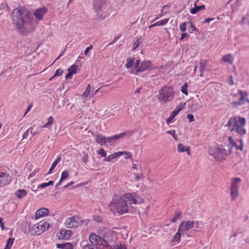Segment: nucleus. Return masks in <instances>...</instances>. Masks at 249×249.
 <instances>
[{
	"label": "nucleus",
	"mask_w": 249,
	"mask_h": 249,
	"mask_svg": "<svg viewBox=\"0 0 249 249\" xmlns=\"http://www.w3.org/2000/svg\"><path fill=\"white\" fill-rule=\"evenodd\" d=\"M179 28L181 32H184L186 31V23L183 22L181 23L179 25Z\"/></svg>",
	"instance_id": "nucleus-48"
},
{
	"label": "nucleus",
	"mask_w": 249,
	"mask_h": 249,
	"mask_svg": "<svg viewBox=\"0 0 249 249\" xmlns=\"http://www.w3.org/2000/svg\"><path fill=\"white\" fill-rule=\"evenodd\" d=\"M143 202V199L139 196L136 193H127L123 196H114L112 201L108 206L113 213H117L121 214L128 212V207L127 204H140Z\"/></svg>",
	"instance_id": "nucleus-2"
},
{
	"label": "nucleus",
	"mask_w": 249,
	"mask_h": 249,
	"mask_svg": "<svg viewBox=\"0 0 249 249\" xmlns=\"http://www.w3.org/2000/svg\"><path fill=\"white\" fill-rule=\"evenodd\" d=\"M151 64L150 60L143 61L141 63L140 68L136 71L132 70L131 73L138 75L140 72L149 70L152 67Z\"/></svg>",
	"instance_id": "nucleus-10"
},
{
	"label": "nucleus",
	"mask_w": 249,
	"mask_h": 249,
	"mask_svg": "<svg viewBox=\"0 0 249 249\" xmlns=\"http://www.w3.org/2000/svg\"><path fill=\"white\" fill-rule=\"evenodd\" d=\"M236 119H237V117H234L233 118H231L230 120L228 122L227 124H226V126L227 127H230L232 125H233V124H234L235 120Z\"/></svg>",
	"instance_id": "nucleus-36"
},
{
	"label": "nucleus",
	"mask_w": 249,
	"mask_h": 249,
	"mask_svg": "<svg viewBox=\"0 0 249 249\" xmlns=\"http://www.w3.org/2000/svg\"><path fill=\"white\" fill-rule=\"evenodd\" d=\"M123 152H125L124 155H125V158L127 159H129L132 157V154L130 152H127L125 151H123Z\"/></svg>",
	"instance_id": "nucleus-55"
},
{
	"label": "nucleus",
	"mask_w": 249,
	"mask_h": 249,
	"mask_svg": "<svg viewBox=\"0 0 249 249\" xmlns=\"http://www.w3.org/2000/svg\"><path fill=\"white\" fill-rule=\"evenodd\" d=\"M63 73V71L61 69H57L55 71L53 77L61 76Z\"/></svg>",
	"instance_id": "nucleus-45"
},
{
	"label": "nucleus",
	"mask_w": 249,
	"mask_h": 249,
	"mask_svg": "<svg viewBox=\"0 0 249 249\" xmlns=\"http://www.w3.org/2000/svg\"><path fill=\"white\" fill-rule=\"evenodd\" d=\"M84 157L82 159V161L85 164H87L89 160V155L87 153L83 152Z\"/></svg>",
	"instance_id": "nucleus-44"
},
{
	"label": "nucleus",
	"mask_w": 249,
	"mask_h": 249,
	"mask_svg": "<svg viewBox=\"0 0 249 249\" xmlns=\"http://www.w3.org/2000/svg\"><path fill=\"white\" fill-rule=\"evenodd\" d=\"M125 135V133L123 132L120 133V134H117L115 135L114 136H112L113 141H114V142L118 140V139H121L123 138Z\"/></svg>",
	"instance_id": "nucleus-31"
},
{
	"label": "nucleus",
	"mask_w": 249,
	"mask_h": 249,
	"mask_svg": "<svg viewBox=\"0 0 249 249\" xmlns=\"http://www.w3.org/2000/svg\"><path fill=\"white\" fill-rule=\"evenodd\" d=\"M112 249H126V247L124 244H117L114 246Z\"/></svg>",
	"instance_id": "nucleus-42"
},
{
	"label": "nucleus",
	"mask_w": 249,
	"mask_h": 249,
	"mask_svg": "<svg viewBox=\"0 0 249 249\" xmlns=\"http://www.w3.org/2000/svg\"><path fill=\"white\" fill-rule=\"evenodd\" d=\"M66 245V243L64 244H56V247L58 249H65Z\"/></svg>",
	"instance_id": "nucleus-54"
},
{
	"label": "nucleus",
	"mask_w": 249,
	"mask_h": 249,
	"mask_svg": "<svg viewBox=\"0 0 249 249\" xmlns=\"http://www.w3.org/2000/svg\"><path fill=\"white\" fill-rule=\"evenodd\" d=\"M72 233L71 230H60L57 235L59 239H68L71 236Z\"/></svg>",
	"instance_id": "nucleus-15"
},
{
	"label": "nucleus",
	"mask_w": 249,
	"mask_h": 249,
	"mask_svg": "<svg viewBox=\"0 0 249 249\" xmlns=\"http://www.w3.org/2000/svg\"><path fill=\"white\" fill-rule=\"evenodd\" d=\"M166 133L167 134H170L172 136V137H173V138L176 140H178V138H177V135H176V131L175 130H168L166 132Z\"/></svg>",
	"instance_id": "nucleus-40"
},
{
	"label": "nucleus",
	"mask_w": 249,
	"mask_h": 249,
	"mask_svg": "<svg viewBox=\"0 0 249 249\" xmlns=\"http://www.w3.org/2000/svg\"><path fill=\"white\" fill-rule=\"evenodd\" d=\"M12 21L16 28L21 29L22 35L27 36L34 30L33 15L24 7L15 8L12 12Z\"/></svg>",
	"instance_id": "nucleus-1"
},
{
	"label": "nucleus",
	"mask_w": 249,
	"mask_h": 249,
	"mask_svg": "<svg viewBox=\"0 0 249 249\" xmlns=\"http://www.w3.org/2000/svg\"><path fill=\"white\" fill-rule=\"evenodd\" d=\"M53 121V118L52 116H50L48 118V122L44 124V125L42 126L43 127H48L50 125H51Z\"/></svg>",
	"instance_id": "nucleus-38"
},
{
	"label": "nucleus",
	"mask_w": 249,
	"mask_h": 249,
	"mask_svg": "<svg viewBox=\"0 0 249 249\" xmlns=\"http://www.w3.org/2000/svg\"><path fill=\"white\" fill-rule=\"evenodd\" d=\"M182 232V230L179 228L177 232L173 236L172 241H178L180 238L181 234H182L181 233Z\"/></svg>",
	"instance_id": "nucleus-28"
},
{
	"label": "nucleus",
	"mask_w": 249,
	"mask_h": 249,
	"mask_svg": "<svg viewBox=\"0 0 249 249\" xmlns=\"http://www.w3.org/2000/svg\"><path fill=\"white\" fill-rule=\"evenodd\" d=\"M241 181V179L239 178H232L231 186V199L232 201L235 200L239 195V188L237 185V183L240 182Z\"/></svg>",
	"instance_id": "nucleus-9"
},
{
	"label": "nucleus",
	"mask_w": 249,
	"mask_h": 249,
	"mask_svg": "<svg viewBox=\"0 0 249 249\" xmlns=\"http://www.w3.org/2000/svg\"><path fill=\"white\" fill-rule=\"evenodd\" d=\"M140 60L139 59L137 60L135 63V69L133 70L134 71L137 70L140 67Z\"/></svg>",
	"instance_id": "nucleus-49"
},
{
	"label": "nucleus",
	"mask_w": 249,
	"mask_h": 249,
	"mask_svg": "<svg viewBox=\"0 0 249 249\" xmlns=\"http://www.w3.org/2000/svg\"><path fill=\"white\" fill-rule=\"evenodd\" d=\"M50 227V224L46 222L40 221L37 224L34 225L31 230V233L33 235H40Z\"/></svg>",
	"instance_id": "nucleus-7"
},
{
	"label": "nucleus",
	"mask_w": 249,
	"mask_h": 249,
	"mask_svg": "<svg viewBox=\"0 0 249 249\" xmlns=\"http://www.w3.org/2000/svg\"><path fill=\"white\" fill-rule=\"evenodd\" d=\"M181 215V213L179 211H177L175 213L174 217L171 219V222L175 223L177 220L180 218V216Z\"/></svg>",
	"instance_id": "nucleus-29"
},
{
	"label": "nucleus",
	"mask_w": 249,
	"mask_h": 249,
	"mask_svg": "<svg viewBox=\"0 0 249 249\" xmlns=\"http://www.w3.org/2000/svg\"><path fill=\"white\" fill-rule=\"evenodd\" d=\"M96 142L100 145H106V137L98 134L96 135Z\"/></svg>",
	"instance_id": "nucleus-18"
},
{
	"label": "nucleus",
	"mask_w": 249,
	"mask_h": 249,
	"mask_svg": "<svg viewBox=\"0 0 249 249\" xmlns=\"http://www.w3.org/2000/svg\"><path fill=\"white\" fill-rule=\"evenodd\" d=\"M124 153H125V152H118L114 153L113 154H111L109 156H108L104 160L106 161H108V162L111 161L115 159V158H117L121 155H123Z\"/></svg>",
	"instance_id": "nucleus-20"
},
{
	"label": "nucleus",
	"mask_w": 249,
	"mask_h": 249,
	"mask_svg": "<svg viewBox=\"0 0 249 249\" xmlns=\"http://www.w3.org/2000/svg\"><path fill=\"white\" fill-rule=\"evenodd\" d=\"M99 231L103 232V237L101 238L96 234L91 233L89 236L90 241L92 244L101 245L103 247H107L109 245L107 241L112 239L111 236H110L111 231L105 227L100 228Z\"/></svg>",
	"instance_id": "nucleus-3"
},
{
	"label": "nucleus",
	"mask_w": 249,
	"mask_h": 249,
	"mask_svg": "<svg viewBox=\"0 0 249 249\" xmlns=\"http://www.w3.org/2000/svg\"><path fill=\"white\" fill-rule=\"evenodd\" d=\"M49 210L46 208H42L37 210L36 213V219H38L41 217H44L48 214Z\"/></svg>",
	"instance_id": "nucleus-17"
},
{
	"label": "nucleus",
	"mask_w": 249,
	"mask_h": 249,
	"mask_svg": "<svg viewBox=\"0 0 249 249\" xmlns=\"http://www.w3.org/2000/svg\"><path fill=\"white\" fill-rule=\"evenodd\" d=\"M238 94L239 95L240 97L238 101H233L232 105L233 107H237L239 106H242L245 104H247V108L249 109V100L247 98L248 93L246 91L239 90Z\"/></svg>",
	"instance_id": "nucleus-8"
},
{
	"label": "nucleus",
	"mask_w": 249,
	"mask_h": 249,
	"mask_svg": "<svg viewBox=\"0 0 249 249\" xmlns=\"http://www.w3.org/2000/svg\"><path fill=\"white\" fill-rule=\"evenodd\" d=\"M97 153L103 158H105L107 156V154L105 151L102 148H100V149L98 151Z\"/></svg>",
	"instance_id": "nucleus-41"
},
{
	"label": "nucleus",
	"mask_w": 249,
	"mask_h": 249,
	"mask_svg": "<svg viewBox=\"0 0 249 249\" xmlns=\"http://www.w3.org/2000/svg\"><path fill=\"white\" fill-rule=\"evenodd\" d=\"M39 170L38 169H36L29 176V178H32L33 177H34L36 174L37 172H38Z\"/></svg>",
	"instance_id": "nucleus-62"
},
{
	"label": "nucleus",
	"mask_w": 249,
	"mask_h": 249,
	"mask_svg": "<svg viewBox=\"0 0 249 249\" xmlns=\"http://www.w3.org/2000/svg\"><path fill=\"white\" fill-rule=\"evenodd\" d=\"M187 118L188 119H189V120L190 122H192L195 121L194 117L193 115H192V114H187Z\"/></svg>",
	"instance_id": "nucleus-53"
},
{
	"label": "nucleus",
	"mask_w": 249,
	"mask_h": 249,
	"mask_svg": "<svg viewBox=\"0 0 249 249\" xmlns=\"http://www.w3.org/2000/svg\"><path fill=\"white\" fill-rule=\"evenodd\" d=\"M29 129H28L27 130H26V131H25L23 136H22V139H25L27 138V137L29 135Z\"/></svg>",
	"instance_id": "nucleus-64"
},
{
	"label": "nucleus",
	"mask_w": 249,
	"mask_h": 249,
	"mask_svg": "<svg viewBox=\"0 0 249 249\" xmlns=\"http://www.w3.org/2000/svg\"><path fill=\"white\" fill-rule=\"evenodd\" d=\"M187 88H188V84H187V83L186 82L184 84V85H183V86L182 87L181 89V92L183 94H185L186 95H188Z\"/></svg>",
	"instance_id": "nucleus-37"
},
{
	"label": "nucleus",
	"mask_w": 249,
	"mask_h": 249,
	"mask_svg": "<svg viewBox=\"0 0 249 249\" xmlns=\"http://www.w3.org/2000/svg\"><path fill=\"white\" fill-rule=\"evenodd\" d=\"M12 181L11 177L5 173H0V183L3 186H6L10 184Z\"/></svg>",
	"instance_id": "nucleus-14"
},
{
	"label": "nucleus",
	"mask_w": 249,
	"mask_h": 249,
	"mask_svg": "<svg viewBox=\"0 0 249 249\" xmlns=\"http://www.w3.org/2000/svg\"><path fill=\"white\" fill-rule=\"evenodd\" d=\"M134 64V60L133 59H127V61L125 64V67L126 68L129 69L131 68Z\"/></svg>",
	"instance_id": "nucleus-39"
},
{
	"label": "nucleus",
	"mask_w": 249,
	"mask_h": 249,
	"mask_svg": "<svg viewBox=\"0 0 249 249\" xmlns=\"http://www.w3.org/2000/svg\"><path fill=\"white\" fill-rule=\"evenodd\" d=\"M53 183H54L53 181L51 180V181H49L48 182L40 184L39 185L38 188H45L49 186L53 185Z\"/></svg>",
	"instance_id": "nucleus-33"
},
{
	"label": "nucleus",
	"mask_w": 249,
	"mask_h": 249,
	"mask_svg": "<svg viewBox=\"0 0 249 249\" xmlns=\"http://www.w3.org/2000/svg\"><path fill=\"white\" fill-rule=\"evenodd\" d=\"M141 42H142V41L140 40V39H138L134 43V44L133 46V50H136L139 46V45Z\"/></svg>",
	"instance_id": "nucleus-46"
},
{
	"label": "nucleus",
	"mask_w": 249,
	"mask_h": 249,
	"mask_svg": "<svg viewBox=\"0 0 249 249\" xmlns=\"http://www.w3.org/2000/svg\"><path fill=\"white\" fill-rule=\"evenodd\" d=\"M162 25V23H161L160 20L156 22V23H154L153 24L151 25L150 28H151L154 26H161Z\"/></svg>",
	"instance_id": "nucleus-59"
},
{
	"label": "nucleus",
	"mask_w": 249,
	"mask_h": 249,
	"mask_svg": "<svg viewBox=\"0 0 249 249\" xmlns=\"http://www.w3.org/2000/svg\"><path fill=\"white\" fill-rule=\"evenodd\" d=\"M158 100L160 102L166 103L173 100L175 92L173 87L164 86L159 91Z\"/></svg>",
	"instance_id": "nucleus-4"
},
{
	"label": "nucleus",
	"mask_w": 249,
	"mask_h": 249,
	"mask_svg": "<svg viewBox=\"0 0 249 249\" xmlns=\"http://www.w3.org/2000/svg\"><path fill=\"white\" fill-rule=\"evenodd\" d=\"M47 9L45 8H40L35 11L34 15L36 18L39 20H41L43 19V15L46 13Z\"/></svg>",
	"instance_id": "nucleus-16"
},
{
	"label": "nucleus",
	"mask_w": 249,
	"mask_h": 249,
	"mask_svg": "<svg viewBox=\"0 0 249 249\" xmlns=\"http://www.w3.org/2000/svg\"><path fill=\"white\" fill-rule=\"evenodd\" d=\"M93 46L90 45L89 47H87L84 52V54L85 55H88L89 52L90 50H92Z\"/></svg>",
	"instance_id": "nucleus-51"
},
{
	"label": "nucleus",
	"mask_w": 249,
	"mask_h": 249,
	"mask_svg": "<svg viewBox=\"0 0 249 249\" xmlns=\"http://www.w3.org/2000/svg\"><path fill=\"white\" fill-rule=\"evenodd\" d=\"M208 151L209 154L217 161L223 160L227 156L226 150L221 145L217 147H211Z\"/></svg>",
	"instance_id": "nucleus-6"
},
{
	"label": "nucleus",
	"mask_w": 249,
	"mask_h": 249,
	"mask_svg": "<svg viewBox=\"0 0 249 249\" xmlns=\"http://www.w3.org/2000/svg\"><path fill=\"white\" fill-rule=\"evenodd\" d=\"M205 64H203V62H200V68H199L200 71H204L205 70Z\"/></svg>",
	"instance_id": "nucleus-56"
},
{
	"label": "nucleus",
	"mask_w": 249,
	"mask_h": 249,
	"mask_svg": "<svg viewBox=\"0 0 249 249\" xmlns=\"http://www.w3.org/2000/svg\"><path fill=\"white\" fill-rule=\"evenodd\" d=\"M190 107L193 110H198L201 107V105L199 103L192 104L189 105Z\"/></svg>",
	"instance_id": "nucleus-35"
},
{
	"label": "nucleus",
	"mask_w": 249,
	"mask_h": 249,
	"mask_svg": "<svg viewBox=\"0 0 249 249\" xmlns=\"http://www.w3.org/2000/svg\"><path fill=\"white\" fill-rule=\"evenodd\" d=\"M16 196L19 199L23 198L27 195V192L23 189H19L16 193Z\"/></svg>",
	"instance_id": "nucleus-24"
},
{
	"label": "nucleus",
	"mask_w": 249,
	"mask_h": 249,
	"mask_svg": "<svg viewBox=\"0 0 249 249\" xmlns=\"http://www.w3.org/2000/svg\"><path fill=\"white\" fill-rule=\"evenodd\" d=\"M93 219L95 221H96V222H101L103 220L102 217H101V216H98V215L94 216L93 217Z\"/></svg>",
	"instance_id": "nucleus-52"
},
{
	"label": "nucleus",
	"mask_w": 249,
	"mask_h": 249,
	"mask_svg": "<svg viewBox=\"0 0 249 249\" xmlns=\"http://www.w3.org/2000/svg\"><path fill=\"white\" fill-rule=\"evenodd\" d=\"M222 61L228 62L230 64H232L233 62V58L231 54H228L223 56Z\"/></svg>",
	"instance_id": "nucleus-25"
},
{
	"label": "nucleus",
	"mask_w": 249,
	"mask_h": 249,
	"mask_svg": "<svg viewBox=\"0 0 249 249\" xmlns=\"http://www.w3.org/2000/svg\"><path fill=\"white\" fill-rule=\"evenodd\" d=\"M178 152H184L186 151L188 155L191 154L190 148L189 146L186 147L181 143L178 144Z\"/></svg>",
	"instance_id": "nucleus-23"
},
{
	"label": "nucleus",
	"mask_w": 249,
	"mask_h": 249,
	"mask_svg": "<svg viewBox=\"0 0 249 249\" xmlns=\"http://www.w3.org/2000/svg\"><path fill=\"white\" fill-rule=\"evenodd\" d=\"M198 1H196L194 3V7L191 8L190 10V13L192 14H195L197 12L205 9V6L204 5H202L201 6L197 5V3Z\"/></svg>",
	"instance_id": "nucleus-21"
},
{
	"label": "nucleus",
	"mask_w": 249,
	"mask_h": 249,
	"mask_svg": "<svg viewBox=\"0 0 249 249\" xmlns=\"http://www.w3.org/2000/svg\"><path fill=\"white\" fill-rule=\"evenodd\" d=\"M91 87L89 84L87 87V89L85 92L83 93L82 96L84 97H87L89 96H91Z\"/></svg>",
	"instance_id": "nucleus-30"
},
{
	"label": "nucleus",
	"mask_w": 249,
	"mask_h": 249,
	"mask_svg": "<svg viewBox=\"0 0 249 249\" xmlns=\"http://www.w3.org/2000/svg\"><path fill=\"white\" fill-rule=\"evenodd\" d=\"M73 74L71 73V72H70V71H68V73L66 75L65 78L66 79H71L72 76Z\"/></svg>",
	"instance_id": "nucleus-57"
},
{
	"label": "nucleus",
	"mask_w": 249,
	"mask_h": 249,
	"mask_svg": "<svg viewBox=\"0 0 249 249\" xmlns=\"http://www.w3.org/2000/svg\"><path fill=\"white\" fill-rule=\"evenodd\" d=\"M195 222L191 221H187L186 222L183 221L181 223L179 228L182 231V234H184L185 231H187L194 227Z\"/></svg>",
	"instance_id": "nucleus-12"
},
{
	"label": "nucleus",
	"mask_w": 249,
	"mask_h": 249,
	"mask_svg": "<svg viewBox=\"0 0 249 249\" xmlns=\"http://www.w3.org/2000/svg\"><path fill=\"white\" fill-rule=\"evenodd\" d=\"M214 20L215 18H208L205 19V20L203 21V23H209L210 21H212Z\"/></svg>",
	"instance_id": "nucleus-60"
},
{
	"label": "nucleus",
	"mask_w": 249,
	"mask_h": 249,
	"mask_svg": "<svg viewBox=\"0 0 249 249\" xmlns=\"http://www.w3.org/2000/svg\"><path fill=\"white\" fill-rule=\"evenodd\" d=\"M108 6L107 3L105 0H94L93 1V9L99 19L104 20L106 18L107 13L106 10Z\"/></svg>",
	"instance_id": "nucleus-5"
},
{
	"label": "nucleus",
	"mask_w": 249,
	"mask_h": 249,
	"mask_svg": "<svg viewBox=\"0 0 249 249\" xmlns=\"http://www.w3.org/2000/svg\"><path fill=\"white\" fill-rule=\"evenodd\" d=\"M78 224V222L76 220L75 216L67 218L65 222V227L69 229L77 227Z\"/></svg>",
	"instance_id": "nucleus-13"
},
{
	"label": "nucleus",
	"mask_w": 249,
	"mask_h": 249,
	"mask_svg": "<svg viewBox=\"0 0 249 249\" xmlns=\"http://www.w3.org/2000/svg\"><path fill=\"white\" fill-rule=\"evenodd\" d=\"M228 140L230 142V143L231 144V147H233V146H236V142L234 141L233 140L232 137L230 136L228 137Z\"/></svg>",
	"instance_id": "nucleus-50"
},
{
	"label": "nucleus",
	"mask_w": 249,
	"mask_h": 249,
	"mask_svg": "<svg viewBox=\"0 0 249 249\" xmlns=\"http://www.w3.org/2000/svg\"><path fill=\"white\" fill-rule=\"evenodd\" d=\"M61 158V157H58L57 158V159L53 162V163L52 164V165L50 168V169L49 172L46 174V175H48L52 173V171L55 168L56 165L60 161Z\"/></svg>",
	"instance_id": "nucleus-27"
},
{
	"label": "nucleus",
	"mask_w": 249,
	"mask_h": 249,
	"mask_svg": "<svg viewBox=\"0 0 249 249\" xmlns=\"http://www.w3.org/2000/svg\"><path fill=\"white\" fill-rule=\"evenodd\" d=\"M69 172L67 171H64L61 174V178H60V182H62V180L66 179L69 177Z\"/></svg>",
	"instance_id": "nucleus-34"
},
{
	"label": "nucleus",
	"mask_w": 249,
	"mask_h": 249,
	"mask_svg": "<svg viewBox=\"0 0 249 249\" xmlns=\"http://www.w3.org/2000/svg\"><path fill=\"white\" fill-rule=\"evenodd\" d=\"M190 28H191L192 31H196L197 32L198 31V29L196 28V27L195 26L193 25V24L192 22L191 23Z\"/></svg>",
	"instance_id": "nucleus-61"
},
{
	"label": "nucleus",
	"mask_w": 249,
	"mask_h": 249,
	"mask_svg": "<svg viewBox=\"0 0 249 249\" xmlns=\"http://www.w3.org/2000/svg\"><path fill=\"white\" fill-rule=\"evenodd\" d=\"M114 142L113 141V138L112 136L106 137V145H107V143H109L110 145Z\"/></svg>",
	"instance_id": "nucleus-47"
},
{
	"label": "nucleus",
	"mask_w": 249,
	"mask_h": 249,
	"mask_svg": "<svg viewBox=\"0 0 249 249\" xmlns=\"http://www.w3.org/2000/svg\"><path fill=\"white\" fill-rule=\"evenodd\" d=\"M77 65L75 64H73L71 65L69 69H68V71L71 72L72 74H75L77 72Z\"/></svg>",
	"instance_id": "nucleus-32"
},
{
	"label": "nucleus",
	"mask_w": 249,
	"mask_h": 249,
	"mask_svg": "<svg viewBox=\"0 0 249 249\" xmlns=\"http://www.w3.org/2000/svg\"><path fill=\"white\" fill-rule=\"evenodd\" d=\"M22 229L25 233L27 234L31 232L30 226L27 222H24L22 225Z\"/></svg>",
	"instance_id": "nucleus-26"
},
{
	"label": "nucleus",
	"mask_w": 249,
	"mask_h": 249,
	"mask_svg": "<svg viewBox=\"0 0 249 249\" xmlns=\"http://www.w3.org/2000/svg\"><path fill=\"white\" fill-rule=\"evenodd\" d=\"M65 249H73L72 245L70 243H66Z\"/></svg>",
	"instance_id": "nucleus-58"
},
{
	"label": "nucleus",
	"mask_w": 249,
	"mask_h": 249,
	"mask_svg": "<svg viewBox=\"0 0 249 249\" xmlns=\"http://www.w3.org/2000/svg\"><path fill=\"white\" fill-rule=\"evenodd\" d=\"M14 240V238H12L11 237L9 238L7 241L6 247L11 248V247L12 246Z\"/></svg>",
	"instance_id": "nucleus-43"
},
{
	"label": "nucleus",
	"mask_w": 249,
	"mask_h": 249,
	"mask_svg": "<svg viewBox=\"0 0 249 249\" xmlns=\"http://www.w3.org/2000/svg\"><path fill=\"white\" fill-rule=\"evenodd\" d=\"M238 120L236 119L232 128H235L236 126H244L246 124V119L244 117H238Z\"/></svg>",
	"instance_id": "nucleus-19"
},
{
	"label": "nucleus",
	"mask_w": 249,
	"mask_h": 249,
	"mask_svg": "<svg viewBox=\"0 0 249 249\" xmlns=\"http://www.w3.org/2000/svg\"><path fill=\"white\" fill-rule=\"evenodd\" d=\"M185 105V103H180L178 106L175 108L171 113L169 117L166 119V121L167 124H169L170 122L175 117V116L178 114V113L182 109L184 106Z\"/></svg>",
	"instance_id": "nucleus-11"
},
{
	"label": "nucleus",
	"mask_w": 249,
	"mask_h": 249,
	"mask_svg": "<svg viewBox=\"0 0 249 249\" xmlns=\"http://www.w3.org/2000/svg\"><path fill=\"white\" fill-rule=\"evenodd\" d=\"M99 89L94 90L93 88L92 89V90L91 89V96H92L94 95H95L98 91Z\"/></svg>",
	"instance_id": "nucleus-63"
},
{
	"label": "nucleus",
	"mask_w": 249,
	"mask_h": 249,
	"mask_svg": "<svg viewBox=\"0 0 249 249\" xmlns=\"http://www.w3.org/2000/svg\"><path fill=\"white\" fill-rule=\"evenodd\" d=\"M244 126H236L235 128H232L231 131H235L240 136L244 135L246 133V130L244 127Z\"/></svg>",
	"instance_id": "nucleus-22"
}]
</instances>
